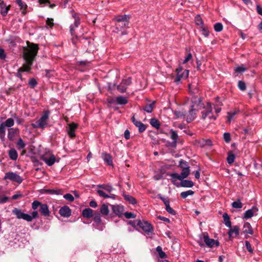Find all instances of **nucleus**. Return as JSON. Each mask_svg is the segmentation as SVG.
<instances>
[{
    "label": "nucleus",
    "mask_w": 262,
    "mask_h": 262,
    "mask_svg": "<svg viewBox=\"0 0 262 262\" xmlns=\"http://www.w3.org/2000/svg\"><path fill=\"white\" fill-rule=\"evenodd\" d=\"M28 47L24 48L23 57L26 61V63L23 67L19 68L20 71L30 72L33 62L37 56L39 47L38 46L34 43L27 42Z\"/></svg>",
    "instance_id": "f257e3e1"
},
{
    "label": "nucleus",
    "mask_w": 262,
    "mask_h": 262,
    "mask_svg": "<svg viewBox=\"0 0 262 262\" xmlns=\"http://www.w3.org/2000/svg\"><path fill=\"white\" fill-rule=\"evenodd\" d=\"M130 15H117L114 16L113 20L115 22V30L114 32L117 33H120L121 35H126L128 32L125 30L128 28L129 19L130 18Z\"/></svg>",
    "instance_id": "f03ea898"
},
{
    "label": "nucleus",
    "mask_w": 262,
    "mask_h": 262,
    "mask_svg": "<svg viewBox=\"0 0 262 262\" xmlns=\"http://www.w3.org/2000/svg\"><path fill=\"white\" fill-rule=\"evenodd\" d=\"M50 114V112L49 110L44 111L41 117L35 123L31 124L32 127L33 128L44 129L47 127Z\"/></svg>",
    "instance_id": "7ed1b4c3"
},
{
    "label": "nucleus",
    "mask_w": 262,
    "mask_h": 262,
    "mask_svg": "<svg viewBox=\"0 0 262 262\" xmlns=\"http://www.w3.org/2000/svg\"><path fill=\"white\" fill-rule=\"evenodd\" d=\"M40 213L44 216H48L50 215V211L49 209V207L46 204H42L38 201H34L32 203V208L33 210H36L38 208Z\"/></svg>",
    "instance_id": "20e7f679"
},
{
    "label": "nucleus",
    "mask_w": 262,
    "mask_h": 262,
    "mask_svg": "<svg viewBox=\"0 0 262 262\" xmlns=\"http://www.w3.org/2000/svg\"><path fill=\"white\" fill-rule=\"evenodd\" d=\"M203 108L204 110L201 112V118L202 119H206L208 116L210 120L212 119L215 120L216 119L217 116L212 115V107L210 102H208L206 103V105L205 106L204 105V107Z\"/></svg>",
    "instance_id": "39448f33"
},
{
    "label": "nucleus",
    "mask_w": 262,
    "mask_h": 262,
    "mask_svg": "<svg viewBox=\"0 0 262 262\" xmlns=\"http://www.w3.org/2000/svg\"><path fill=\"white\" fill-rule=\"evenodd\" d=\"M190 167H188L182 169V171L180 174H179L176 172L170 173L169 175L172 179V182L173 184H174V181L176 180H182L187 178L190 174Z\"/></svg>",
    "instance_id": "423d86ee"
},
{
    "label": "nucleus",
    "mask_w": 262,
    "mask_h": 262,
    "mask_svg": "<svg viewBox=\"0 0 262 262\" xmlns=\"http://www.w3.org/2000/svg\"><path fill=\"white\" fill-rule=\"evenodd\" d=\"M137 225L147 234L150 235L154 232L153 227L147 221H137Z\"/></svg>",
    "instance_id": "0eeeda50"
},
{
    "label": "nucleus",
    "mask_w": 262,
    "mask_h": 262,
    "mask_svg": "<svg viewBox=\"0 0 262 262\" xmlns=\"http://www.w3.org/2000/svg\"><path fill=\"white\" fill-rule=\"evenodd\" d=\"M71 14L72 15L73 18L74 19V23L70 26V32L72 35H74L75 33V30L77 28L80 24V19L79 17L78 14L76 13L74 10H72L70 11Z\"/></svg>",
    "instance_id": "6e6552de"
},
{
    "label": "nucleus",
    "mask_w": 262,
    "mask_h": 262,
    "mask_svg": "<svg viewBox=\"0 0 262 262\" xmlns=\"http://www.w3.org/2000/svg\"><path fill=\"white\" fill-rule=\"evenodd\" d=\"M203 241L207 247L212 248L214 246L219 247L220 243L218 241L210 238L207 232L203 233Z\"/></svg>",
    "instance_id": "1a4fd4ad"
},
{
    "label": "nucleus",
    "mask_w": 262,
    "mask_h": 262,
    "mask_svg": "<svg viewBox=\"0 0 262 262\" xmlns=\"http://www.w3.org/2000/svg\"><path fill=\"white\" fill-rule=\"evenodd\" d=\"M191 101V104L190 105V107L196 110H199L204 107V104L200 97L193 96Z\"/></svg>",
    "instance_id": "9d476101"
},
{
    "label": "nucleus",
    "mask_w": 262,
    "mask_h": 262,
    "mask_svg": "<svg viewBox=\"0 0 262 262\" xmlns=\"http://www.w3.org/2000/svg\"><path fill=\"white\" fill-rule=\"evenodd\" d=\"M132 83V78L128 77L126 79H122L120 84L117 85V89L121 93H124L126 92L127 86Z\"/></svg>",
    "instance_id": "9b49d317"
},
{
    "label": "nucleus",
    "mask_w": 262,
    "mask_h": 262,
    "mask_svg": "<svg viewBox=\"0 0 262 262\" xmlns=\"http://www.w3.org/2000/svg\"><path fill=\"white\" fill-rule=\"evenodd\" d=\"M4 179V180H10V181L16 182L18 184H20L23 181V179L21 178L20 176L13 172H7L5 174Z\"/></svg>",
    "instance_id": "f8f14e48"
},
{
    "label": "nucleus",
    "mask_w": 262,
    "mask_h": 262,
    "mask_svg": "<svg viewBox=\"0 0 262 262\" xmlns=\"http://www.w3.org/2000/svg\"><path fill=\"white\" fill-rule=\"evenodd\" d=\"M93 215L94 223L93 225L95 226L97 229L102 230L103 225L102 224L100 214L99 212H95Z\"/></svg>",
    "instance_id": "ddd939ff"
},
{
    "label": "nucleus",
    "mask_w": 262,
    "mask_h": 262,
    "mask_svg": "<svg viewBox=\"0 0 262 262\" xmlns=\"http://www.w3.org/2000/svg\"><path fill=\"white\" fill-rule=\"evenodd\" d=\"M12 213L18 219H23L27 221V219L29 217L27 213L23 212L20 209L17 208H14L12 210Z\"/></svg>",
    "instance_id": "4468645a"
},
{
    "label": "nucleus",
    "mask_w": 262,
    "mask_h": 262,
    "mask_svg": "<svg viewBox=\"0 0 262 262\" xmlns=\"http://www.w3.org/2000/svg\"><path fill=\"white\" fill-rule=\"evenodd\" d=\"M41 159L49 166H52L56 161V158L54 155H51L49 157L46 155H42L41 157Z\"/></svg>",
    "instance_id": "2eb2a0df"
},
{
    "label": "nucleus",
    "mask_w": 262,
    "mask_h": 262,
    "mask_svg": "<svg viewBox=\"0 0 262 262\" xmlns=\"http://www.w3.org/2000/svg\"><path fill=\"white\" fill-rule=\"evenodd\" d=\"M258 210V209L256 206H253L251 209L246 211L244 214V219H249L251 218L253 216L256 215Z\"/></svg>",
    "instance_id": "dca6fc26"
},
{
    "label": "nucleus",
    "mask_w": 262,
    "mask_h": 262,
    "mask_svg": "<svg viewBox=\"0 0 262 262\" xmlns=\"http://www.w3.org/2000/svg\"><path fill=\"white\" fill-rule=\"evenodd\" d=\"M131 120L133 124L138 128L139 133H143L145 130L146 128V125L140 121L136 120L135 119V115L132 117Z\"/></svg>",
    "instance_id": "f3484780"
},
{
    "label": "nucleus",
    "mask_w": 262,
    "mask_h": 262,
    "mask_svg": "<svg viewBox=\"0 0 262 262\" xmlns=\"http://www.w3.org/2000/svg\"><path fill=\"white\" fill-rule=\"evenodd\" d=\"M19 131L18 128H10L8 130V138L10 141H13L15 137L19 134Z\"/></svg>",
    "instance_id": "a211bd4d"
},
{
    "label": "nucleus",
    "mask_w": 262,
    "mask_h": 262,
    "mask_svg": "<svg viewBox=\"0 0 262 262\" xmlns=\"http://www.w3.org/2000/svg\"><path fill=\"white\" fill-rule=\"evenodd\" d=\"M59 213L61 216L68 217L71 215V210L68 206H64L59 209Z\"/></svg>",
    "instance_id": "6ab92c4d"
},
{
    "label": "nucleus",
    "mask_w": 262,
    "mask_h": 262,
    "mask_svg": "<svg viewBox=\"0 0 262 262\" xmlns=\"http://www.w3.org/2000/svg\"><path fill=\"white\" fill-rule=\"evenodd\" d=\"M10 5L7 6L3 1H1L0 2V12L1 15L3 16H6L7 15L9 10L10 9Z\"/></svg>",
    "instance_id": "aec40b11"
},
{
    "label": "nucleus",
    "mask_w": 262,
    "mask_h": 262,
    "mask_svg": "<svg viewBox=\"0 0 262 262\" xmlns=\"http://www.w3.org/2000/svg\"><path fill=\"white\" fill-rule=\"evenodd\" d=\"M78 127V125L74 122L69 125V129H68V134L71 138L75 137L76 135L75 133V130Z\"/></svg>",
    "instance_id": "412c9836"
},
{
    "label": "nucleus",
    "mask_w": 262,
    "mask_h": 262,
    "mask_svg": "<svg viewBox=\"0 0 262 262\" xmlns=\"http://www.w3.org/2000/svg\"><path fill=\"white\" fill-rule=\"evenodd\" d=\"M112 210L116 215L120 216L123 214L124 207L122 206L114 205L112 206Z\"/></svg>",
    "instance_id": "4be33fe9"
},
{
    "label": "nucleus",
    "mask_w": 262,
    "mask_h": 262,
    "mask_svg": "<svg viewBox=\"0 0 262 262\" xmlns=\"http://www.w3.org/2000/svg\"><path fill=\"white\" fill-rule=\"evenodd\" d=\"M198 111V110L190 107V110H189V114L187 117V122L188 123H190L195 118L196 112Z\"/></svg>",
    "instance_id": "5701e85b"
},
{
    "label": "nucleus",
    "mask_w": 262,
    "mask_h": 262,
    "mask_svg": "<svg viewBox=\"0 0 262 262\" xmlns=\"http://www.w3.org/2000/svg\"><path fill=\"white\" fill-rule=\"evenodd\" d=\"M180 181L181 182L180 185H176L175 183L174 184L176 185L177 187H179L180 186L183 187L187 188H191L194 185V183L192 181L184 179Z\"/></svg>",
    "instance_id": "b1692460"
},
{
    "label": "nucleus",
    "mask_w": 262,
    "mask_h": 262,
    "mask_svg": "<svg viewBox=\"0 0 262 262\" xmlns=\"http://www.w3.org/2000/svg\"><path fill=\"white\" fill-rule=\"evenodd\" d=\"M102 158L108 165H113L112 157L110 154L106 152H103L102 153Z\"/></svg>",
    "instance_id": "393cba45"
},
{
    "label": "nucleus",
    "mask_w": 262,
    "mask_h": 262,
    "mask_svg": "<svg viewBox=\"0 0 262 262\" xmlns=\"http://www.w3.org/2000/svg\"><path fill=\"white\" fill-rule=\"evenodd\" d=\"M170 132L171 133L170 138L172 140V142L171 144L172 147H175L177 145V140L178 139V135L176 131L172 129H170Z\"/></svg>",
    "instance_id": "a878e982"
},
{
    "label": "nucleus",
    "mask_w": 262,
    "mask_h": 262,
    "mask_svg": "<svg viewBox=\"0 0 262 262\" xmlns=\"http://www.w3.org/2000/svg\"><path fill=\"white\" fill-rule=\"evenodd\" d=\"M156 101H153L151 103L146 104L144 107L142 108H140V110L144 111L148 113H151L154 110V108L155 106Z\"/></svg>",
    "instance_id": "bb28decb"
},
{
    "label": "nucleus",
    "mask_w": 262,
    "mask_h": 262,
    "mask_svg": "<svg viewBox=\"0 0 262 262\" xmlns=\"http://www.w3.org/2000/svg\"><path fill=\"white\" fill-rule=\"evenodd\" d=\"M123 196L124 199L130 204L136 205L137 203L136 199L130 195L124 193L123 194Z\"/></svg>",
    "instance_id": "cd10ccee"
},
{
    "label": "nucleus",
    "mask_w": 262,
    "mask_h": 262,
    "mask_svg": "<svg viewBox=\"0 0 262 262\" xmlns=\"http://www.w3.org/2000/svg\"><path fill=\"white\" fill-rule=\"evenodd\" d=\"M235 234V235L236 236L239 235V229L237 226H233V228H230L229 231L228 232L229 237L231 238L232 237V234Z\"/></svg>",
    "instance_id": "c85d7f7f"
},
{
    "label": "nucleus",
    "mask_w": 262,
    "mask_h": 262,
    "mask_svg": "<svg viewBox=\"0 0 262 262\" xmlns=\"http://www.w3.org/2000/svg\"><path fill=\"white\" fill-rule=\"evenodd\" d=\"M82 216L87 219H90L93 216V210L89 208H85L82 213Z\"/></svg>",
    "instance_id": "c756f323"
},
{
    "label": "nucleus",
    "mask_w": 262,
    "mask_h": 262,
    "mask_svg": "<svg viewBox=\"0 0 262 262\" xmlns=\"http://www.w3.org/2000/svg\"><path fill=\"white\" fill-rule=\"evenodd\" d=\"M15 2L19 7L20 10H22V13L25 15L28 7L27 4L23 2L22 0H15Z\"/></svg>",
    "instance_id": "7c9ffc66"
},
{
    "label": "nucleus",
    "mask_w": 262,
    "mask_h": 262,
    "mask_svg": "<svg viewBox=\"0 0 262 262\" xmlns=\"http://www.w3.org/2000/svg\"><path fill=\"white\" fill-rule=\"evenodd\" d=\"M8 155L11 160H16L18 158V153L14 148H11L8 151Z\"/></svg>",
    "instance_id": "2f4dec72"
},
{
    "label": "nucleus",
    "mask_w": 262,
    "mask_h": 262,
    "mask_svg": "<svg viewBox=\"0 0 262 262\" xmlns=\"http://www.w3.org/2000/svg\"><path fill=\"white\" fill-rule=\"evenodd\" d=\"M100 212L103 216L107 215L110 212L108 205L105 204H102L100 208Z\"/></svg>",
    "instance_id": "473e14b6"
},
{
    "label": "nucleus",
    "mask_w": 262,
    "mask_h": 262,
    "mask_svg": "<svg viewBox=\"0 0 262 262\" xmlns=\"http://www.w3.org/2000/svg\"><path fill=\"white\" fill-rule=\"evenodd\" d=\"M244 232L250 234H253V230L250 224L248 222H246L244 225Z\"/></svg>",
    "instance_id": "72a5a7b5"
},
{
    "label": "nucleus",
    "mask_w": 262,
    "mask_h": 262,
    "mask_svg": "<svg viewBox=\"0 0 262 262\" xmlns=\"http://www.w3.org/2000/svg\"><path fill=\"white\" fill-rule=\"evenodd\" d=\"M97 193L99 194V195L103 198L106 199V198H115V195L114 194H111L108 195V194H106L105 192L103 191L102 190L98 189L97 190Z\"/></svg>",
    "instance_id": "f704fd0d"
},
{
    "label": "nucleus",
    "mask_w": 262,
    "mask_h": 262,
    "mask_svg": "<svg viewBox=\"0 0 262 262\" xmlns=\"http://www.w3.org/2000/svg\"><path fill=\"white\" fill-rule=\"evenodd\" d=\"M224 219V223L225 225L229 228L231 227V222L230 220V217L227 213H224L223 215Z\"/></svg>",
    "instance_id": "c9c22d12"
},
{
    "label": "nucleus",
    "mask_w": 262,
    "mask_h": 262,
    "mask_svg": "<svg viewBox=\"0 0 262 262\" xmlns=\"http://www.w3.org/2000/svg\"><path fill=\"white\" fill-rule=\"evenodd\" d=\"M28 216L29 217L27 219V222H31L33 219L38 218L39 214L37 211L34 210L31 213V214H28Z\"/></svg>",
    "instance_id": "e433bc0d"
},
{
    "label": "nucleus",
    "mask_w": 262,
    "mask_h": 262,
    "mask_svg": "<svg viewBox=\"0 0 262 262\" xmlns=\"http://www.w3.org/2000/svg\"><path fill=\"white\" fill-rule=\"evenodd\" d=\"M150 124L152 127L157 129H158L160 127V123L159 121L155 118H151L150 120Z\"/></svg>",
    "instance_id": "4c0bfd02"
},
{
    "label": "nucleus",
    "mask_w": 262,
    "mask_h": 262,
    "mask_svg": "<svg viewBox=\"0 0 262 262\" xmlns=\"http://www.w3.org/2000/svg\"><path fill=\"white\" fill-rule=\"evenodd\" d=\"M116 102L118 104L125 105L127 103L128 101L125 97L120 96L116 98Z\"/></svg>",
    "instance_id": "58836bf2"
},
{
    "label": "nucleus",
    "mask_w": 262,
    "mask_h": 262,
    "mask_svg": "<svg viewBox=\"0 0 262 262\" xmlns=\"http://www.w3.org/2000/svg\"><path fill=\"white\" fill-rule=\"evenodd\" d=\"M235 156L232 151L228 152V157L227 158V161L228 164H232L235 160Z\"/></svg>",
    "instance_id": "ea45409f"
},
{
    "label": "nucleus",
    "mask_w": 262,
    "mask_h": 262,
    "mask_svg": "<svg viewBox=\"0 0 262 262\" xmlns=\"http://www.w3.org/2000/svg\"><path fill=\"white\" fill-rule=\"evenodd\" d=\"M98 188H102V189L105 190L108 193H110L112 190H113V188L112 186L108 185H99L97 186Z\"/></svg>",
    "instance_id": "a19ab883"
},
{
    "label": "nucleus",
    "mask_w": 262,
    "mask_h": 262,
    "mask_svg": "<svg viewBox=\"0 0 262 262\" xmlns=\"http://www.w3.org/2000/svg\"><path fill=\"white\" fill-rule=\"evenodd\" d=\"M156 251L158 252L159 256L161 258H165L167 257L166 253L163 251L162 248L161 246H158L156 248Z\"/></svg>",
    "instance_id": "79ce46f5"
},
{
    "label": "nucleus",
    "mask_w": 262,
    "mask_h": 262,
    "mask_svg": "<svg viewBox=\"0 0 262 262\" xmlns=\"http://www.w3.org/2000/svg\"><path fill=\"white\" fill-rule=\"evenodd\" d=\"M200 30L202 32V34L205 36L208 37L209 35V31L208 30V28L207 26H205V25H203L200 27Z\"/></svg>",
    "instance_id": "37998d69"
},
{
    "label": "nucleus",
    "mask_w": 262,
    "mask_h": 262,
    "mask_svg": "<svg viewBox=\"0 0 262 262\" xmlns=\"http://www.w3.org/2000/svg\"><path fill=\"white\" fill-rule=\"evenodd\" d=\"M194 192L191 190H189L186 191L182 192L180 196L183 199H186L188 195H192L194 194Z\"/></svg>",
    "instance_id": "c03bdc74"
},
{
    "label": "nucleus",
    "mask_w": 262,
    "mask_h": 262,
    "mask_svg": "<svg viewBox=\"0 0 262 262\" xmlns=\"http://www.w3.org/2000/svg\"><path fill=\"white\" fill-rule=\"evenodd\" d=\"M183 71V69L182 67H179L176 69V72H177V77L174 80L176 82H179L180 81L181 79L183 78L182 76L181 75V73Z\"/></svg>",
    "instance_id": "a18cd8bd"
},
{
    "label": "nucleus",
    "mask_w": 262,
    "mask_h": 262,
    "mask_svg": "<svg viewBox=\"0 0 262 262\" xmlns=\"http://www.w3.org/2000/svg\"><path fill=\"white\" fill-rule=\"evenodd\" d=\"M231 206L234 208L241 209L243 207V204L241 202V200L238 199L236 201L233 202L231 204Z\"/></svg>",
    "instance_id": "49530a36"
},
{
    "label": "nucleus",
    "mask_w": 262,
    "mask_h": 262,
    "mask_svg": "<svg viewBox=\"0 0 262 262\" xmlns=\"http://www.w3.org/2000/svg\"><path fill=\"white\" fill-rule=\"evenodd\" d=\"M4 125H5V127H11L12 126H13L14 125V120L12 118H8L7 119L4 123H3Z\"/></svg>",
    "instance_id": "de8ad7c7"
},
{
    "label": "nucleus",
    "mask_w": 262,
    "mask_h": 262,
    "mask_svg": "<svg viewBox=\"0 0 262 262\" xmlns=\"http://www.w3.org/2000/svg\"><path fill=\"white\" fill-rule=\"evenodd\" d=\"M16 146L18 149H23L26 146V144L21 138H19L16 143Z\"/></svg>",
    "instance_id": "09e8293b"
},
{
    "label": "nucleus",
    "mask_w": 262,
    "mask_h": 262,
    "mask_svg": "<svg viewBox=\"0 0 262 262\" xmlns=\"http://www.w3.org/2000/svg\"><path fill=\"white\" fill-rule=\"evenodd\" d=\"M194 20H195L196 25H197L198 26L201 27V26L204 25L202 18L199 15H196L195 17Z\"/></svg>",
    "instance_id": "8fccbe9b"
},
{
    "label": "nucleus",
    "mask_w": 262,
    "mask_h": 262,
    "mask_svg": "<svg viewBox=\"0 0 262 262\" xmlns=\"http://www.w3.org/2000/svg\"><path fill=\"white\" fill-rule=\"evenodd\" d=\"M5 136V127L3 123L0 124V138L3 140Z\"/></svg>",
    "instance_id": "3c124183"
},
{
    "label": "nucleus",
    "mask_w": 262,
    "mask_h": 262,
    "mask_svg": "<svg viewBox=\"0 0 262 262\" xmlns=\"http://www.w3.org/2000/svg\"><path fill=\"white\" fill-rule=\"evenodd\" d=\"M173 114L177 118H179L184 117L186 115V113L180 111H174Z\"/></svg>",
    "instance_id": "603ef678"
},
{
    "label": "nucleus",
    "mask_w": 262,
    "mask_h": 262,
    "mask_svg": "<svg viewBox=\"0 0 262 262\" xmlns=\"http://www.w3.org/2000/svg\"><path fill=\"white\" fill-rule=\"evenodd\" d=\"M214 29L216 32H221L223 29V25L221 23H217L214 25Z\"/></svg>",
    "instance_id": "864d4df0"
},
{
    "label": "nucleus",
    "mask_w": 262,
    "mask_h": 262,
    "mask_svg": "<svg viewBox=\"0 0 262 262\" xmlns=\"http://www.w3.org/2000/svg\"><path fill=\"white\" fill-rule=\"evenodd\" d=\"M179 167L181 168V169H184V168H187L189 167L188 165V164L187 162L183 160H181L179 161Z\"/></svg>",
    "instance_id": "5fc2aeb1"
},
{
    "label": "nucleus",
    "mask_w": 262,
    "mask_h": 262,
    "mask_svg": "<svg viewBox=\"0 0 262 262\" xmlns=\"http://www.w3.org/2000/svg\"><path fill=\"white\" fill-rule=\"evenodd\" d=\"M37 84V82L36 80L32 78L31 79H30L29 81V85L30 86L31 88H34Z\"/></svg>",
    "instance_id": "6e6d98bb"
},
{
    "label": "nucleus",
    "mask_w": 262,
    "mask_h": 262,
    "mask_svg": "<svg viewBox=\"0 0 262 262\" xmlns=\"http://www.w3.org/2000/svg\"><path fill=\"white\" fill-rule=\"evenodd\" d=\"M238 87L241 91H245L246 89V85L243 81L239 80L238 82Z\"/></svg>",
    "instance_id": "4d7b16f0"
},
{
    "label": "nucleus",
    "mask_w": 262,
    "mask_h": 262,
    "mask_svg": "<svg viewBox=\"0 0 262 262\" xmlns=\"http://www.w3.org/2000/svg\"><path fill=\"white\" fill-rule=\"evenodd\" d=\"M236 114L235 112H228L227 114V121L229 123H230L232 119L233 118L234 116Z\"/></svg>",
    "instance_id": "13d9d810"
},
{
    "label": "nucleus",
    "mask_w": 262,
    "mask_h": 262,
    "mask_svg": "<svg viewBox=\"0 0 262 262\" xmlns=\"http://www.w3.org/2000/svg\"><path fill=\"white\" fill-rule=\"evenodd\" d=\"M223 138L225 142L229 143L231 141V136L229 133H225L223 135Z\"/></svg>",
    "instance_id": "bf43d9fd"
},
{
    "label": "nucleus",
    "mask_w": 262,
    "mask_h": 262,
    "mask_svg": "<svg viewBox=\"0 0 262 262\" xmlns=\"http://www.w3.org/2000/svg\"><path fill=\"white\" fill-rule=\"evenodd\" d=\"M245 246L247 249V250L251 253L253 252V249L252 248V246L250 242L248 241H245Z\"/></svg>",
    "instance_id": "052dcab7"
},
{
    "label": "nucleus",
    "mask_w": 262,
    "mask_h": 262,
    "mask_svg": "<svg viewBox=\"0 0 262 262\" xmlns=\"http://www.w3.org/2000/svg\"><path fill=\"white\" fill-rule=\"evenodd\" d=\"M63 198L66 200H67L70 202H73L74 200V196H73L72 194H71L70 193H66V194H64L63 195Z\"/></svg>",
    "instance_id": "680f3d73"
},
{
    "label": "nucleus",
    "mask_w": 262,
    "mask_h": 262,
    "mask_svg": "<svg viewBox=\"0 0 262 262\" xmlns=\"http://www.w3.org/2000/svg\"><path fill=\"white\" fill-rule=\"evenodd\" d=\"M53 19L48 18L46 20V27L49 26L50 28H52L54 26Z\"/></svg>",
    "instance_id": "e2e57ef3"
},
{
    "label": "nucleus",
    "mask_w": 262,
    "mask_h": 262,
    "mask_svg": "<svg viewBox=\"0 0 262 262\" xmlns=\"http://www.w3.org/2000/svg\"><path fill=\"white\" fill-rule=\"evenodd\" d=\"M48 192H49L50 194H61V190L60 189L57 190H54V189H49L47 190Z\"/></svg>",
    "instance_id": "0e129e2a"
},
{
    "label": "nucleus",
    "mask_w": 262,
    "mask_h": 262,
    "mask_svg": "<svg viewBox=\"0 0 262 262\" xmlns=\"http://www.w3.org/2000/svg\"><path fill=\"white\" fill-rule=\"evenodd\" d=\"M221 105H222V102H219V103L214 106V110L217 114L220 113V112L221 111Z\"/></svg>",
    "instance_id": "69168bd1"
},
{
    "label": "nucleus",
    "mask_w": 262,
    "mask_h": 262,
    "mask_svg": "<svg viewBox=\"0 0 262 262\" xmlns=\"http://www.w3.org/2000/svg\"><path fill=\"white\" fill-rule=\"evenodd\" d=\"M246 68H244L243 66H242L236 67L234 70L236 72L241 73L246 71Z\"/></svg>",
    "instance_id": "338daca9"
},
{
    "label": "nucleus",
    "mask_w": 262,
    "mask_h": 262,
    "mask_svg": "<svg viewBox=\"0 0 262 262\" xmlns=\"http://www.w3.org/2000/svg\"><path fill=\"white\" fill-rule=\"evenodd\" d=\"M124 216L126 219L135 218L136 215L132 212H126L124 213Z\"/></svg>",
    "instance_id": "774afa93"
}]
</instances>
